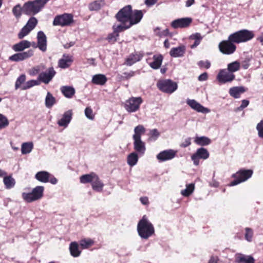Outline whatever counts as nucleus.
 Returning <instances> with one entry per match:
<instances>
[{
    "label": "nucleus",
    "instance_id": "49530a36",
    "mask_svg": "<svg viewBox=\"0 0 263 263\" xmlns=\"http://www.w3.org/2000/svg\"><path fill=\"white\" fill-rule=\"evenodd\" d=\"M22 12H23L22 7H21L20 4L16 5L12 9L13 14L17 18L21 16Z\"/></svg>",
    "mask_w": 263,
    "mask_h": 263
},
{
    "label": "nucleus",
    "instance_id": "09e8293b",
    "mask_svg": "<svg viewBox=\"0 0 263 263\" xmlns=\"http://www.w3.org/2000/svg\"><path fill=\"white\" fill-rule=\"evenodd\" d=\"M26 80V76L25 74L21 75L16 80L15 84V89H17L21 84L24 83Z\"/></svg>",
    "mask_w": 263,
    "mask_h": 263
},
{
    "label": "nucleus",
    "instance_id": "9d476101",
    "mask_svg": "<svg viewBox=\"0 0 263 263\" xmlns=\"http://www.w3.org/2000/svg\"><path fill=\"white\" fill-rule=\"evenodd\" d=\"M235 78V76L227 69L220 70L217 76L218 81L222 84L232 82Z\"/></svg>",
    "mask_w": 263,
    "mask_h": 263
},
{
    "label": "nucleus",
    "instance_id": "e2e57ef3",
    "mask_svg": "<svg viewBox=\"0 0 263 263\" xmlns=\"http://www.w3.org/2000/svg\"><path fill=\"white\" fill-rule=\"evenodd\" d=\"M208 78V74L206 72H203L201 74L198 78V80L199 81H205Z\"/></svg>",
    "mask_w": 263,
    "mask_h": 263
},
{
    "label": "nucleus",
    "instance_id": "20e7f679",
    "mask_svg": "<svg viewBox=\"0 0 263 263\" xmlns=\"http://www.w3.org/2000/svg\"><path fill=\"white\" fill-rule=\"evenodd\" d=\"M254 36L253 31L248 30L247 29H242L236 31L229 36V40L234 42V43H241L247 42Z\"/></svg>",
    "mask_w": 263,
    "mask_h": 263
},
{
    "label": "nucleus",
    "instance_id": "39448f33",
    "mask_svg": "<svg viewBox=\"0 0 263 263\" xmlns=\"http://www.w3.org/2000/svg\"><path fill=\"white\" fill-rule=\"evenodd\" d=\"M44 187L43 186H36L30 193L23 192L22 196L24 201L30 203L40 200L43 196Z\"/></svg>",
    "mask_w": 263,
    "mask_h": 263
},
{
    "label": "nucleus",
    "instance_id": "a211bd4d",
    "mask_svg": "<svg viewBox=\"0 0 263 263\" xmlns=\"http://www.w3.org/2000/svg\"><path fill=\"white\" fill-rule=\"evenodd\" d=\"M192 22L191 17H183L174 20L171 23L173 28H186L190 26Z\"/></svg>",
    "mask_w": 263,
    "mask_h": 263
},
{
    "label": "nucleus",
    "instance_id": "2eb2a0df",
    "mask_svg": "<svg viewBox=\"0 0 263 263\" xmlns=\"http://www.w3.org/2000/svg\"><path fill=\"white\" fill-rule=\"evenodd\" d=\"M56 73L54 68L51 67L48 68L46 72H41L39 77L38 80L45 84H48L54 77Z\"/></svg>",
    "mask_w": 263,
    "mask_h": 263
},
{
    "label": "nucleus",
    "instance_id": "680f3d73",
    "mask_svg": "<svg viewBox=\"0 0 263 263\" xmlns=\"http://www.w3.org/2000/svg\"><path fill=\"white\" fill-rule=\"evenodd\" d=\"M124 107L128 111H132V103L130 102V99H129L125 103Z\"/></svg>",
    "mask_w": 263,
    "mask_h": 263
},
{
    "label": "nucleus",
    "instance_id": "4d7b16f0",
    "mask_svg": "<svg viewBox=\"0 0 263 263\" xmlns=\"http://www.w3.org/2000/svg\"><path fill=\"white\" fill-rule=\"evenodd\" d=\"M150 138L153 140H156L159 136V133L156 129H153L150 131Z\"/></svg>",
    "mask_w": 263,
    "mask_h": 263
},
{
    "label": "nucleus",
    "instance_id": "8fccbe9b",
    "mask_svg": "<svg viewBox=\"0 0 263 263\" xmlns=\"http://www.w3.org/2000/svg\"><path fill=\"white\" fill-rule=\"evenodd\" d=\"M256 130L259 138L263 139V120H261L256 125Z\"/></svg>",
    "mask_w": 263,
    "mask_h": 263
},
{
    "label": "nucleus",
    "instance_id": "4468645a",
    "mask_svg": "<svg viewBox=\"0 0 263 263\" xmlns=\"http://www.w3.org/2000/svg\"><path fill=\"white\" fill-rule=\"evenodd\" d=\"M177 153V151L173 149H168L160 152L156 156L159 162H164L174 159Z\"/></svg>",
    "mask_w": 263,
    "mask_h": 263
},
{
    "label": "nucleus",
    "instance_id": "37998d69",
    "mask_svg": "<svg viewBox=\"0 0 263 263\" xmlns=\"http://www.w3.org/2000/svg\"><path fill=\"white\" fill-rule=\"evenodd\" d=\"M94 241L90 238H85L80 240V245L83 249H87L91 246Z\"/></svg>",
    "mask_w": 263,
    "mask_h": 263
},
{
    "label": "nucleus",
    "instance_id": "2f4dec72",
    "mask_svg": "<svg viewBox=\"0 0 263 263\" xmlns=\"http://www.w3.org/2000/svg\"><path fill=\"white\" fill-rule=\"evenodd\" d=\"M145 132V129L142 125H139L134 128V135L133 136V139H141V135Z\"/></svg>",
    "mask_w": 263,
    "mask_h": 263
},
{
    "label": "nucleus",
    "instance_id": "69168bd1",
    "mask_svg": "<svg viewBox=\"0 0 263 263\" xmlns=\"http://www.w3.org/2000/svg\"><path fill=\"white\" fill-rule=\"evenodd\" d=\"M140 201L143 205H148L149 204L148 199L147 197H141L140 198Z\"/></svg>",
    "mask_w": 263,
    "mask_h": 263
},
{
    "label": "nucleus",
    "instance_id": "423d86ee",
    "mask_svg": "<svg viewBox=\"0 0 263 263\" xmlns=\"http://www.w3.org/2000/svg\"><path fill=\"white\" fill-rule=\"evenodd\" d=\"M157 86L162 92L170 94L175 91L178 88L177 84L170 79L159 81Z\"/></svg>",
    "mask_w": 263,
    "mask_h": 263
},
{
    "label": "nucleus",
    "instance_id": "dca6fc26",
    "mask_svg": "<svg viewBox=\"0 0 263 263\" xmlns=\"http://www.w3.org/2000/svg\"><path fill=\"white\" fill-rule=\"evenodd\" d=\"M186 103L193 109L198 112L208 114L210 112V110L209 108L204 107L194 99H187L186 100Z\"/></svg>",
    "mask_w": 263,
    "mask_h": 263
},
{
    "label": "nucleus",
    "instance_id": "774afa93",
    "mask_svg": "<svg viewBox=\"0 0 263 263\" xmlns=\"http://www.w3.org/2000/svg\"><path fill=\"white\" fill-rule=\"evenodd\" d=\"M219 260L216 257H211L209 261V263H218Z\"/></svg>",
    "mask_w": 263,
    "mask_h": 263
},
{
    "label": "nucleus",
    "instance_id": "aec40b11",
    "mask_svg": "<svg viewBox=\"0 0 263 263\" xmlns=\"http://www.w3.org/2000/svg\"><path fill=\"white\" fill-rule=\"evenodd\" d=\"M73 61L72 56L64 54L62 58L59 60L58 66L63 69L67 68L71 65Z\"/></svg>",
    "mask_w": 263,
    "mask_h": 263
},
{
    "label": "nucleus",
    "instance_id": "e433bc0d",
    "mask_svg": "<svg viewBox=\"0 0 263 263\" xmlns=\"http://www.w3.org/2000/svg\"><path fill=\"white\" fill-rule=\"evenodd\" d=\"M96 175V174L95 173H91L88 174L83 175L80 177V182L84 184L89 182L91 183Z\"/></svg>",
    "mask_w": 263,
    "mask_h": 263
},
{
    "label": "nucleus",
    "instance_id": "338daca9",
    "mask_svg": "<svg viewBox=\"0 0 263 263\" xmlns=\"http://www.w3.org/2000/svg\"><path fill=\"white\" fill-rule=\"evenodd\" d=\"M158 0H145V4L146 6L149 7L155 4Z\"/></svg>",
    "mask_w": 263,
    "mask_h": 263
},
{
    "label": "nucleus",
    "instance_id": "412c9836",
    "mask_svg": "<svg viewBox=\"0 0 263 263\" xmlns=\"http://www.w3.org/2000/svg\"><path fill=\"white\" fill-rule=\"evenodd\" d=\"M72 111L69 110L64 112L62 117L58 121V124L60 126L67 127L72 119Z\"/></svg>",
    "mask_w": 263,
    "mask_h": 263
},
{
    "label": "nucleus",
    "instance_id": "052dcab7",
    "mask_svg": "<svg viewBox=\"0 0 263 263\" xmlns=\"http://www.w3.org/2000/svg\"><path fill=\"white\" fill-rule=\"evenodd\" d=\"M190 38L194 40L195 41H201L202 36L201 35L200 33H196L191 35Z\"/></svg>",
    "mask_w": 263,
    "mask_h": 263
},
{
    "label": "nucleus",
    "instance_id": "6e6552de",
    "mask_svg": "<svg viewBox=\"0 0 263 263\" xmlns=\"http://www.w3.org/2000/svg\"><path fill=\"white\" fill-rule=\"evenodd\" d=\"M134 147L137 153L133 152V166L136 165L138 162V154L142 156L146 150L145 143L142 141L141 139H134Z\"/></svg>",
    "mask_w": 263,
    "mask_h": 263
},
{
    "label": "nucleus",
    "instance_id": "603ef678",
    "mask_svg": "<svg viewBox=\"0 0 263 263\" xmlns=\"http://www.w3.org/2000/svg\"><path fill=\"white\" fill-rule=\"evenodd\" d=\"M41 67H42L43 69H44V66H37L33 67L29 70V74L31 76H35L38 74L41 70Z\"/></svg>",
    "mask_w": 263,
    "mask_h": 263
},
{
    "label": "nucleus",
    "instance_id": "f03ea898",
    "mask_svg": "<svg viewBox=\"0 0 263 263\" xmlns=\"http://www.w3.org/2000/svg\"><path fill=\"white\" fill-rule=\"evenodd\" d=\"M137 232L140 237L144 240H147L155 235V227L149 220L147 216L143 215L139 221L137 225Z\"/></svg>",
    "mask_w": 263,
    "mask_h": 263
},
{
    "label": "nucleus",
    "instance_id": "7c9ffc66",
    "mask_svg": "<svg viewBox=\"0 0 263 263\" xmlns=\"http://www.w3.org/2000/svg\"><path fill=\"white\" fill-rule=\"evenodd\" d=\"M61 91L64 96L67 98H71L75 93V89L70 86H62Z\"/></svg>",
    "mask_w": 263,
    "mask_h": 263
},
{
    "label": "nucleus",
    "instance_id": "4be33fe9",
    "mask_svg": "<svg viewBox=\"0 0 263 263\" xmlns=\"http://www.w3.org/2000/svg\"><path fill=\"white\" fill-rule=\"evenodd\" d=\"M235 261L237 263H254L255 262V260L252 256L241 253L235 255Z\"/></svg>",
    "mask_w": 263,
    "mask_h": 263
},
{
    "label": "nucleus",
    "instance_id": "bb28decb",
    "mask_svg": "<svg viewBox=\"0 0 263 263\" xmlns=\"http://www.w3.org/2000/svg\"><path fill=\"white\" fill-rule=\"evenodd\" d=\"M51 174L46 171H40L37 172L35 176V178L38 181L46 183L49 182Z\"/></svg>",
    "mask_w": 263,
    "mask_h": 263
},
{
    "label": "nucleus",
    "instance_id": "cd10ccee",
    "mask_svg": "<svg viewBox=\"0 0 263 263\" xmlns=\"http://www.w3.org/2000/svg\"><path fill=\"white\" fill-rule=\"evenodd\" d=\"M107 81L106 76L102 74L94 75L92 78V83L96 85H103Z\"/></svg>",
    "mask_w": 263,
    "mask_h": 263
},
{
    "label": "nucleus",
    "instance_id": "f704fd0d",
    "mask_svg": "<svg viewBox=\"0 0 263 263\" xmlns=\"http://www.w3.org/2000/svg\"><path fill=\"white\" fill-rule=\"evenodd\" d=\"M143 16V13L141 10H133V25L139 23Z\"/></svg>",
    "mask_w": 263,
    "mask_h": 263
},
{
    "label": "nucleus",
    "instance_id": "13d9d810",
    "mask_svg": "<svg viewBox=\"0 0 263 263\" xmlns=\"http://www.w3.org/2000/svg\"><path fill=\"white\" fill-rule=\"evenodd\" d=\"M249 104V101H248V100H242L241 105L236 109V111H240L242 110L243 109L247 107Z\"/></svg>",
    "mask_w": 263,
    "mask_h": 263
},
{
    "label": "nucleus",
    "instance_id": "58836bf2",
    "mask_svg": "<svg viewBox=\"0 0 263 263\" xmlns=\"http://www.w3.org/2000/svg\"><path fill=\"white\" fill-rule=\"evenodd\" d=\"M33 147V144L32 142H25L22 144L21 152L22 154H27L30 153Z\"/></svg>",
    "mask_w": 263,
    "mask_h": 263
},
{
    "label": "nucleus",
    "instance_id": "7ed1b4c3",
    "mask_svg": "<svg viewBox=\"0 0 263 263\" xmlns=\"http://www.w3.org/2000/svg\"><path fill=\"white\" fill-rule=\"evenodd\" d=\"M49 0H34L25 3L23 7V12L28 15L38 13L44 7Z\"/></svg>",
    "mask_w": 263,
    "mask_h": 263
},
{
    "label": "nucleus",
    "instance_id": "f257e3e1",
    "mask_svg": "<svg viewBox=\"0 0 263 263\" xmlns=\"http://www.w3.org/2000/svg\"><path fill=\"white\" fill-rule=\"evenodd\" d=\"M117 20L120 24H115L116 31H124L132 26V7L128 5L121 9L116 14Z\"/></svg>",
    "mask_w": 263,
    "mask_h": 263
},
{
    "label": "nucleus",
    "instance_id": "ddd939ff",
    "mask_svg": "<svg viewBox=\"0 0 263 263\" xmlns=\"http://www.w3.org/2000/svg\"><path fill=\"white\" fill-rule=\"evenodd\" d=\"M209 157V153L208 150L203 147L197 149L195 153L191 156V159L195 165L197 166L199 164V159L205 160Z\"/></svg>",
    "mask_w": 263,
    "mask_h": 263
},
{
    "label": "nucleus",
    "instance_id": "a18cd8bd",
    "mask_svg": "<svg viewBox=\"0 0 263 263\" xmlns=\"http://www.w3.org/2000/svg\"><path fill=\"white\" fill-rule=\"evenodd\" d=\"M101 2L98 1L91 3L88 6L89 10L91 11H97L100 9L101 7Z\"/></svg>",
    "mask_w": 263,
    "mask_h": 263
},
{
    "label": "nucleus",
    "instance_id": "c85d7f7f",
    "mask_svg": "<svg viewBox=\"0 0 263 263\" xmlns=\"http://www.w3.org/2000/svg\"><path fill=\"white\" fill-rule=\"evenodd\" d=\"M154 61L149 64V66L154 69H158L162 64L163 57L161 54L154 55L153 56Z\"/></svg>",
    "mask_w": 263,
    "mask_h": 263
},
{
    "label": "nucleus",
    "instance_id": "4c0bfd02",
    "mask_svg": "<svg viewBox=\"0 0 263 263\" xmlns=\"http://www.w3.org/2000/svg\"><path fill=\"white\" fill-rule=\"evenodd\" d=\"M240 68V63L236 61L228 64L227 69L232 73H234V72L238 71Z\"/></svg>",
    "mask_w": 263,
    "mask_h": 263
},
{
    "label": "nucleus",
    "instance_id": "473e14b6",
    "mask_svg": "<svg viewBox=\"0 0 263 263\" xmlns=\"http://www.w3.org/2000/svg\"><path fill=\"white\" fill-rule=\"evenodd\" d=\"M69 250L71 255L74 257L80 256L81 251L79 249L78 244L76 242H72L69 246Z\"/></svg>",
    "mask_w": 263,
    "mask_h": 263
},
{
    "label": "nucleus",
    "instance_id": "72a5a7b5",
    "mask_svg": "<svg viewBox=\"0 0 263 263\" xmlns=\"http://www.w3.org/2000/svg\"><path fill=\"white\" fill-rule=\"evenodd\" d=\"M194 142L199 145L205 146L210 144L211 141L209 138L205 136H197L194 139Z\"/></svg>",
    "mask_w": 263,
    "mask_h": 263
},
{
    "label": "nucleus",
    "instance_id": "5701e85b",
    "mask_svg": "<svg viewBox=\"0 0 263 263\" xmlns=\"http://www.w3.org/2000/svg\"><path fill=\"white\" fill-rule=\"evenodd\" d=\"M185 51V47L183 45L177 47H174L170 51V54L172 57L178 58L183 57Z\"/></svg>",
    "mask_w": 263,
    "mask_h": 263
},
{
    "label": "nucleus",
    "instance_id": "5fc2aeb1",
    "mask_svg": "<svg viewBox=\"0 0 263 263\" xmlns=\"http://www.w3.org/2000/svg\"><path fill=\"white\" fill-rule=\"evenodd\" d=\"M85 115L86 117L90 120H92L94 119L95 116L93 114L92 109L90 107H87L85 108Z\"/></svg>",
    "mask_w": 263,
    "mask_h": 263
},
{
    "label": "nucleus",
    "instance_id": "79ce46f5",
    "mask_svg": "<svg viewBox=\"0 0 263 263\" xmlns=\"http://www.w3.org/2000/svg\"><path fill=\"white\" fill-rule=\"evenodd\" d=\"M113 29L114 32L111 33L109 34L107 37V40L111 43H114L117 41V37L119 36V32L122 31L115 30L114 25L113 26Z\"/></svg>",
    "mask_w": 263,
    "mask_h": 263
},
{
    "label": "nucleus",
    "instance_id": "ea45409f",
    "mask_svg": "<svg viewBox=\"0 0 263 263\" xmlns=\"http://www.w3.org/2000/svg\"><path fill=\"white\" fill-rule=\"evenodd\" d=\"M55 103V99L52 95L48 92L45 98V105L47 108H51Z\"/></svg>",
    "mask_w": 263,
    "mask_h": 263
},
{
    "label": "nucleus",
    "instance_id": "c03bdc74",
    "mask_svg": "<svg viewBox=\"0 0 263 263\" xmlns=\"http://www.w3.org/2000/svg\"><path fill=\"white\" fill-rule=\"evenodd\" d=\"M40 83L38 80H31L26 82L24 85L22 86V89L23 90H26L29 89L34 86L39 85Z\"/></svg>",
    "mask_w": 263,
    "mask_h": 263
},
{
    "label": "nucleus",
    "instance_id": "0eeeda50",
    "mask_svg": "<svg viewBox=\"0 0 263 263\" xmlns=\"http://www.w3.org/2000/svg\"><path fill=\"white\" fill-rule=\"evenodd\" d=\"M253 174V171L251 170H241L236 173L233 174L232 177L235 178V180L232 181L230 184V186L236 185L241 182H244L250 178Z\"/></svg>",
    "mask_w": 263,
    "mask_h": 263
},
{
    "label": "nucleus",
    "instance_id": "f8f14e48",
    "mask_svg": "<svg viewBox=\"0 0 263 263\" xmlns=\"http://www.w3.org/2000/svg\"><path fill=\"white\" fill-rule=\"evenodd\" d=\"M37 20L34 17H30L28 21L27 24L21 29L18 34L19 39H23L27 35L31 30H32L36 26Z\"/></svg>",
    "mask_w": 263,
    "mask_h": 263
},
{
    "label": "nucleus",
    "instance_id": "6ab92c4d",
    "mask_svg": "<svg viewBox=\"0 0 263 263\" xmlns=\"http://www.w3.org/2000/svg\"><path fill=\"white\" fill-rule=\"evenodd\" d=\"M37 47L43 52L47 50V37L45 33L40 31L37 35Z\"/></svg>",
    "mask_w": 263,
    "mask_h": 263
},
{
    "label": "nucleus",
    "instance_id": "c9c22d12",
    "mask_svg": "<svg viewBox=\"0 0 263 263\" xmlns=\"http://www.w3.org/2000/svg\"><path fill=\"white\" fill-rule=\"evenodd\" d=\"M195 189V185L191 183L186 185V188L181 191L180 194L184 197H188L191 195Z\"/></svg>",
    "mask_w": 263,
    "mask_h": 263
},
{
    "label": "nucleus",
    "instance_id": "393cba45",
    "mask_svg": "<svg viewBox=\"0 0 263 263\" xmlns=\"http://www.w3.org/2000/svg\"><path fill=\"white\" fill-rule=\"evenodd\" d=\"M246 91V89L243 86H236L231 88L229 89L230 96L234 98H239L241 93Z\"/></svg>",
    "mask_w": 263,
    "mask_h": 263
},
{
    "label": "nucleus",
    "instance_id": "de8ad7c7",
    "mask_svg": "<svg viewBox=\"0 0 263 263\" xmlns=\"http://www.w3.org/2000/svg\"><path fill=\"white\" fill-rule=\"evenodd\" d=\"M9 125V121L7 118L2 114H0V129L7 127Z\"/></svg>",
    "mask_w": 263,
    "mask_h": 263
},
{
    "label": "nucleus",
    "instance_id": "864d4df0",
    "mask_svg": "<svg viewBox=\"0 0 263 263\" xmlns=\"http://www.w3.org/2000/svg\"><path fill=\"white\" fill-rule=\"evenodd\" d=\"M143 56V54L141 51L135 52L134 54H133V63L140 61Z\"/></svg>",
    "mask_w": 263,
    "mask_h": 263
},
{
    "label": "nucleus",
    "instance_id": "c756f323",
    "mask_svg": "<svg viewBox=\"0 0 263 263\" xmlns=\"http://www.w3.org/2000/svg\"><path fill=\"white\" fill-rule=\"evenodd\" d=\"M3 182L7 189L13 188L16 183L15 179L11 175L5 176L3 178Z\"/></svg>",
    "mask_w": 263,
    "mask_h": 263
},
{
    "label": "nucleus",
    "instance_id": "f3484780",
    "mask_svg": "<svg viewBox=\"0 0 263 263\" xmlns=\"http://www.w3.org/2000/svg\"><path fill=\"white\" fill-rule=\"evenodd\" d=\"M33 50L30 49L27 51L14 54L9 57V60L15 62L23 61L31 57L33 55Z\"/></svg>",
    "mask_w": 263,
    "mask_h": 263
},
{
    "label": "nucleus",
    "instance_id": "0e129e2a",
    "mask_svg": "<svg viewBox=\"0 0 263 263\" xmlns=\"http://www.w3.org/2000/svg\"><path fill=\"white\" fill-rule=\"evenodd\" d=\"M157 30H159V28H157L156 30V33L160 37H162L163 36H166L168 34V30L167 29H166L165 30H164L163 31H162V32H157Z\"/></svg>",
    "mask_w": 263,
    "mask_h": 263
},
{
    "label": "nucleus",
    "instance_id": "a19ab883",
    "mask_svg": "<svg viewBox=\"0 0 263 263\" xmlns=\"http://www.w3.org/2000/svg\"><path fill=\"white\" fill-rule=\"evenodd\" d=\"M143 100L141 97H133V112H135L138 110L140 108V106Z\"/></svg>",
    "mask_w": 263,
    "mask_h": 263
},
{
    "label": "nucleus",
    "instance_id": "3c124183",
    "mask_svg": "<svg viewBox=\"0 0 263 263\" xmlns=\"http://www.w3.org/2000/svg\"><path fill=\"white\" fill-rule=\"evenodd\" d=\"M246 233H245V239L249 242H251L253 236V231L252 229L249 228H246L245 229Z\"/></svg>",
    "mask_w": 263,
    "mask_h": 263
},
{
    "label": "nucleus",
    "instance_id": "bf43d9fd",
    "mask_svg": "<svg viewBox=\"0 0 263 263\" xmlns=\"http://www.w3.org/2000/svg\"><path fill=\"white\" fill-rule=\"evenodd\" d=\"M191 138L189 137L186 138L184 141L181 143L180 146L181 147H186L191 145Z\"/></svg>",
    "mask_w": 263,
    "mask_h": 263
},
{
    "label": "nucleus",
    "instance_id": "b1692460",
    "mask_svg": "<svg viewBox=\"0 0 263 263\" xmlns=\"http://www.w3.org/2000/svg\"><path fill=\"white\" fill-rule=\"evenodd\" d=\"M92 189L98 192H101L104 187V184L96 174L91 182Z\"/></svg>",
    "mask_w": 263,
    "mask_h": 263
},
{
    "label": "nucleus",
    "instance_id": "a878e982",
    "mask_svg": "<svg viewBox=\"0 0 263 263\" xmlns=\"http://www.w3.org/2000/svg\"><path fill=\"white\" fill-rule=\"evenodd\" d=\"M31 45V43L30 42L27 40H23L14 45L12 47V49L15 51H22L26 48H29Z\"/></svg>",
    "mask_w": 263,
    "mask_h": 263
},
{
    "label": "nucleus",
    "instance_id": "6e6d98bb",
    "mask_svg": "<svg viewBox=\"0 0 263 263\" xmlns=\"http://www.w3.org/2000/svg\"><path fill=\"white\" fill-rule=\"evenodd\" d=\"M198 65L201 68H205L209 69L210 67L211 63L208 60L206 61H200L198 63Z\"/></svg>",
    "mask_w": 263,
    "mask_h": 263
},
{
    "label": "nucleus",
    "instance_id": "1a4fd4ad",
    "mask_svg": "<svg viewBox=\"0 0 263 263\" xmlns=\"http://www.w3.org/2000/svg\"><path fill=\"white\" fill-rule=\"evenodd\" d=\"M73 21V15L69 13H64L57 15L53 21L54 26L64 27L69 26Z\"/></svg>",
    "mask_w": 263,
    "mask_h": 263
},
{
    "label": "nucleus",
    "instance_id": "9b49d317",
    "mask_svg": "<svg viewBox=\"0 0 263 263\" xmlns=\"http://www.w3.org/2000/svg\"><path fill=\"white\" fill-rule=\"evenodd\" d=\"M234 43V42H232L229 39L227 41H223L219 44V49L223 54H231L235 51L236 49Z\"/></svg>",
    "mask_w": 263,
    "mask_h": 263
}]
</instances>
